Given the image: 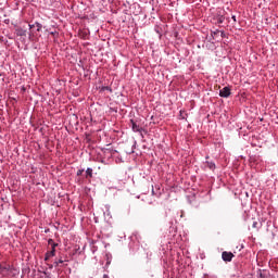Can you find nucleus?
Listing matches in <instances>:
<instances>
[{
  "label": "nucleus",
  "instance_id": "39448f33",
  "mask_svg": "<svg viewBox=\"0 0 278 278\" xmlns=\"http://www.w3.org/2000/svg\"><path fill=\"white\" fill-rule=\"evenodd\" d=\"M132 131L140 132L142 131V127H140L134 119L130 121Z\"/></svg>",
  "mask_w": 278,
  "mask_h": 278
},
{
  "label": "nucleus",
  "instance_id": "9d476101",
  "mask_svg": "<svg viewBox=\"0 0 278 278\" xmlns=\"http://www.w3.org/2000/svg\"><path fill=\"white\" fill-rule=\"evenodd\" d=\"M3 270H10V267H3L0 265V273H3Z\"/></svg>",
  "mask_w": 278,
  "mask_h": 278
},
{
  "label": "nucleus",
  "instance_id": "ddd939ff",
  "mask_svg": "<svg viewBox=\"0 0 278 278\" xmlns=\"http://www.w3.org/2000/svg\"><path fill=\"white\" fill-rule=\"evenodd\" d=\"M103 278H110V276H108V275L104 274V275H103Z\"/></svg>",
  "mask_w": 278,
  "mask_h": 278
},
{
  "label": "nucleus",
  "instance_id": "0eeeda50",
  "mask_svg": "<svg viewBox=\"0 0 278 278\" xmlns=\"http://www.w3.org/2000/svg\"><path fill=\"white\" fill-rule=\"evenodd\" d=\"M206 166L207 168H210V170H214L216 168V164H214L213 162H206Z\"/></svg>",
  "mask_w": 278,
  "mask_h": 278
},
{
  "label": "nucleus",
  "instance_id": "20e7f679",
  "mask_svg": "<svg viewBox=\"0 0 278 278\" xmlns=\"http://www.w3.org/2000/svg\"><path fill=\"white\" fill-rule=\"evenodd\" d=\"M233 257H235V255L231 252L225 251L222 253V258L224 262H231V260H233Z\"/></svg>",
  "mask_w": 278,
  "mask_h": 278
},
{
  "label": "nucleus",
  "instance_id": "4468645a",
  "mask_svg": "<svg viewBox=\"0 0 278 278\" xmlns=\"http://www.w3.org/2000/svg\"><path fill=\"white\" fill-rule=\"evenodd\" d=\"M232 20L236 22V16L235 15L232 16Z\"/></svg>",
  "mask_w": 278,
  "mask_h": 278
},
{
  "label": "nucleus",
  "instance_id": "7ed1b4c3",
  "mask_svg": "<svg viewBox=\"0 0 278 278\" xmlns=\"http://www.w3.org/2000/svg\"><path fill=\"white\" fill-rule=\"evenodd\" d=\"M231 96V89L229 87H224L220 91H219V97H223L224 99H227L228 97Z\"/></svg>",
  "mask_w": 278,
  "mask_h": 278
},
{
  "label": "nucleus",
  "instance_id": "f03ea898",
  "mask_svg": "<svg viewBox=\"0 0 278 278\" xmlns=\"http://www.w3.org/2000/svg\"><path fill=\"white\" fill-rule=\"evenodd\" d=\"M29 39L34 38L36 36V31H42V24L36 22L35 24H29Z\"/></svg>",
  "mask_w": 278,
  "mask_h": 278
},
{
  "label": "nucleus",
  "instance_id": "9b49d317",
  "mask_svg": "<svg viewBox=\"0 0 278 278\" xmlns=\"http://www.w3.org/2000/svg\"><path fill=\"white\" fill-rule=\"evenodd\" d=\"M260 224L257 223V222H253V224H252V227H253V229H257V226H258Z\"/></svg>",
  "mask_w": 278,
  "mask_h": 278
},
{
  "label": "nucleus",
  "instance_id": "f257e3e1",
  "mask_svg": "<svg viewBox=\"0 0 278 278\" xmlns=\"http://www.w3.org/2000/svg\"><path fill=\"white\" fill-rule=\"evenodd\" d=\"M48 244L50 247V250L46 252L45 262H49L51 257H55V248L58 247V243H55L53 239H49Z\"/></svg>",
  "mask_w": 278,
  "mask_h": 278
},
{
  "label": "nucleus",
  "instance_id": "f8f14e48",
  "mask_svg": "<svg viewBox=\"0 0 278 278\" xmlns=\"http://www.w3.org/2000/svg\"><path fill=\"white\" fill-rule=\"evenodd\" d=\"M81 175H84V169H78V170H77V176L79 177V176H81Z\"/></svg>",
  "mask_w": 278,
  "mask_h": 278
},
{
  "label": "nucleus",
  "instance_id": "6e6552de",
  "mask_svg": "<svg viewBox=\"0 0 278 278\" xmlns=\"http://www.w3.org/2000/svg\"><path fill=\"white\" fill-rule=\"evenodd\" d=\"M86 175V177H92V168H87Z\"/></svg>",
  "mask_w": 278,
  "mask_h": 278
},
{
  "label": "nucleus",
  "instance_id": "2eb2a0df",
  "mask_svg": "<svg viewBox=\"0 0 278 278\" xmlns=\"http://www.w3.org/2000/svg\"><path fill=\"white\" fill-rule=\"evenodd\" d=\"M49 268H50V269L53 268V265H49Z\"/></svg>",
  "mask_w": 278,
  "mask_h": 278
},
{
  "label": "nucleus",
  "instance_id": "423d86ee",
  "mask_svg": "<svg viewBox=\"0 0 278 278\" xmlns=\"http://www.w3.org/2000/svg\"><path fill=\"white\" fill-rule=\"evenodd\" d=\"M15 34H16V36H20V37L27 36V30H26V29H23V28H21V27H17V28L15 29Z\"/></svg>",
  "mask_w": 278,
  "mask_h": 278
},
{
  "label": "nucleus",
  "instance_id": "1a4fd4ad",
  "mask_svg": "<svg viewBox=\"0 0 278 278\" xmlns=\"http://www.w3.org/2000/svg\"><path fill=\"white\" fill-rule=\"evenodd\" d=\"M60 264H64V261L59 260V261H55V262H54V266H55V267L60 266Z\"/></svg>",
  "mask_w": 278,
  "mask_h": 278
}]
</instances>
